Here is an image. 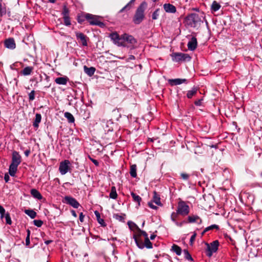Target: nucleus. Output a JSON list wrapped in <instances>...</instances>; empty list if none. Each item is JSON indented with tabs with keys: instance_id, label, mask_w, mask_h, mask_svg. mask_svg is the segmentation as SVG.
Returning <instances> with one entry per match:
<instances>
[{
	"instance_id": "nucleus-22",
	"label": "nucleus",
	"mask_w": 262,
	"mask_h": 262,
	"mask_svg": "<svg viewBox=\"0 0 262 262\" xmlns=\"http://www.w3.org/2000/svg\"><path fill=\"white\" fill-rule=\"evenodd\" d=\"M152 201L156 203L157 205L159 206H162V204L161 203L160 201V195L157 193L156 191L154 192V196L152 198Z\"/></svg>"
},
{
	"instance_id": "nucleus-25",
	"label": "nucleus",
	"mask_w": 262,
	"mask_h": 262,
	"mask_svg": "<svg viewBox=\"0 0 262 262\" xmlns=\"http://www.w3.org/2000/svg\"><path fill=\"white\" fill-rule=\"evenodd\" d=\"M41 116L40 114H36L35 115V118L34 121L33 122V125L34 127L36 128H38L39 126V124L41 122Z\"/></svg>"
},
{
	"instance_id": "nucleus-47",
	"label": "nucleus",
	"mask_w": 262,
	"mask_h": 262,
	"mask_svg": "<svg viewBox=\"0 0 262 262\" xmlns=\"http://www.w3.org/2000/svg\"><path fill=\"white\" fill-rule=\"evenodd\" d=\"M34 99H35V91L34 90H33L29 94V99L30 101H33Z\"/></svg>"
},
{
	"instance_id": "nucleus-55",
	"label": "nucleus",
	"mask_w": 262,
	"mask_h": 262,
	"mask_svg": "<svg viewBox=\"0 0 262 262\" xmlns=\"http://www.w3.org/2000/svg\"><path fill=\"white\" fill-rule=\"evenodd\" d=\"M90 159L91 160V161L96 165V166H98L99 165V162L97 160H95L94 159H92V158H90Z\"/></svg>"
},
{
	"instance_id": "nucleus-46",
	"label": "nucleus",
	"mask_w": 262,
	"mask_h": 262,
	"mask_svg": "<svg viewBox=\"0 0 262 262\" xmlns=\"http://www.w3.org/2000/svg\"><path fill=\"white\" fill-rule=\"evenodd\" d=\"M69 10L66 7V6H64L63 7V11H62V15H63V17H65V16H69Z\"/></svg>"
},
{
	"instance_id": "nucleus-34",
	"label": "nucleus",
	"mask_w": 262,
	"mask_h": 262,
	"mask_svg": "<svg viewBox=\"0 0 262 262\" xmlns=\"http://www.w3.org/2000/svg\"><path fill=\"white\" fill-rule=\"evenodd\" d=\"M198 89L193 88L192 90L188 91L187 94V97L188 98H191L194 95H195L197 92Z\"/></svg>"
},
{
	"instance_id": "nucleus-38",
	"label": "nucleus",
	"mask_w": 262,
	"mask_h": 262,
	"mask_svg": "<svg viewBox=\"0 0 262 262\" xmlns=\"http://www.w3.org/2000/svg\"><path fill=\"white\" fill-rule=\"evenodd\" d=\"M183 252L186 259L191 261L193 260L191 255L187 249H184Z\"/></svg>"
},
{
	"instance_id": "nucleus-19",
	"label": "nucleus",
	"mask_w": 262,
	"mask_h": 262,
	"mask_svg": "<svg viewBox=\"0 0 262 262\" xmlns=\"http://www.w3.org/2000/svg\"><path fill=\"white\" fill-rule=\"evenodd\" d=\"M84 72L89 76H93L96 71V69L94 67H88L86 66L83 67Z\"/></svg>"
},
{
	"instance_id": "nucleus-29",
	"label": "nucleus",
	"mask_w": 262,
	"mask_h": 262,
	"mask_svg": "<svg viewBox=\"0 0 262 262\" xmlns=\"http://www.w3.org/2000/svg\"><path fill=\"white\" fill-rule=\"evenodd\" d=\"M64 116L68 119L69 123H74L75 119L73 115L69 112H66L64 114Z\"/></svg>"
},
{
	"instance_id": "nucleus-10",
	"label": "nucleus",
	"mask_w": 262,
	"mask_h": 262,
	"mask_svg": "<svg viewBox=\"0 0 262 262\" xmlns=\"http://www.w3.org/2000/svg\"><path fill=\"white\" fill-rule=\"evenodd\" d=\"M70 162L68 160H65L60 163L59 171L62 175L66 174L70 169Z\"/></svg>"
},
{
	"instance_id": "nucleus-17",
	"label": "nucleus",
	"mask_w": 262,
	"mask_h": 262,
	"mask_svg": "<svg viewBox=\"0 0 262 262\" xmlns=\"http://www.w3.org/2000/svg\"><path fill=\"white\" fill-rule=\"evenodd\" d=\"M163 8L164 10L168 13H175L177 11V9L174 6L169 3L165 4L163 5Z\"/></svg>"
},
{
	"instance_id": "nucleus-43",
	"label": "nucleus",
	"mask_w": 262,
	"mask_h": 262,
	"mask_svg": "<svg viewBox=\"0 0 262 262\" xmlns=\"http://www.w3.org/2000/svg\"><path fill=\"white\" fill-rule=\"evenodd\" d=\"M33 223L37 227H40L43 224V222L40 220H35L33 221Z\"/></svg>"
},
{
	"instance_id": "nucleus-33",
	"label": "nucleus",
	"mask_w": 262,
	"mask_h": 262,
	"mask_svg": "<svg viewBox=\"0 0 262 262\" xmlns=\"http://www.w3.org/2000/svg\"><path fill=\"white\" fill-rule=\"evenodd\" d=\"M113 125V123L111 122H107L105 125V127H104L105 131L107 133L109 132H113V127L112 126V125Z\"/></svg>"
},
{
	"instance_id": "nucleus-58",
	"label": "nucleus",
	"mask_w": 262,
	"mask_h": 262,
	"mask_svg": "<svg viewBox=\"0 0 262 262\" xmlns=\"http://www.w3.org/2000/svg\"><path fill=\"white\" fill-rule=\"evenodd\" d=\"M24 154L26 157H28L29 154H30V150H26V151H25Z\"/></svg>"
},
{
	"instance_id": "nucleus-3",
	"label": "nucleus",
	"mask_w": 262,
	"mask_h": 262,
	"mask_svg": "<svg viewBox=\"0 0 262 262\" xmlns=\"http://www.w3.org/2000/svg\"><path fill=\"white\" fill-rule=\"evenodd\" d=\"M146 2H142L137 8L135 14L133 21L136 24H140L144 18V11L147 7Z\"/></svg>"
},
{
	"instance_id": "nucleus-61",
	"label": "nucleus",
	"mask_w": 262,
	"mask_h": 262,
	"mask_svg": "<svg viewBox=\"0 0 262 262\" xmlns=\"http://www.w3.org/2000/svg\"><path fill=\"white\" fill-rule=\"evenodd\" d=\"M156 237V234H151L150 235V239L151 240H153V239H154Z\"/></svg>"
},
{
	"instance_id": "nucleus-13",
	"label": "nucleus",
	"mask_w": 262,
	"mask_h": 262,
	"mask_svg": "<svg viewBox=\"0 0 262 262\" xmlns=\"http://www.w3.org/2000/svg\"><path fill=\"white\" fill-rule=\"evenodd\" d=\"M21 162V157L19 152L16 151H13L12 154L11 164L19 165Z\"/></svg>"
},
{
	"instance_id": "nucleus-40",
	"label": "nucleus",
	"mask_w": 262,
	"mask_h": 262,
	"mask_svg": "<svg viewBox=\"0 0 262 262\" xmlns=\"http://www.w3.org/2000/svg\"><path fill=\"white\" fill-rule=\"evenodd\" d=\"M159 12H160V9H156L154 12V13L152 14V19L156 20V19H157L158 18V17L159 15Z\"/></svg>"
},
{
	"instance_id": "nucleus-54",
	"label": "nucleus",
	"mask_w": 262,
	"mask_h": 262,
	"mask_svg": "<svg viewBox=\"0 0 262 262\" xmlns=\"http://www.w3.org/2000/svg\"><path fill=\"white\" fill-rule=\"evenodd\" d=\"M84 215L83 214L82 212H81L79 214V220L81 222H83L84 221Z\"/></svg>"
},
{
	"instance_id": "nucleus-49",
	"label": "nucleus",
	"mask_w": 262,
	"mask_h": 262,
	"mask_svg": "<svg viewBox=\"0 0 262 262\" xmlns=\"http://www.w3.org/2000/svg\"><path fill=\"white\" fill-rule=\"evenodd\" d=\"M181 177L184 180H187L189 178V174L183 172L181 173Z\"/></svg>"
},
{
	"instance_id": "nucleus-8",
	"label": "nucleus",
	"mask_w": 262,
	"mask_h": 262,
	"mask_svg": "<svg viewBox=\"0 0 262 262\" xmlns=\"http://www.w3.org/2000/svg\"><path fill=\"white\" fill-rule=\"evenodd\" d=\"M85 18L89 21L90 24L92 25H96L102 28L105 26V25L103 22L99 21L96 16L92 14H86L85 15Z\"/></svg>"
},
{
	"instance_id": "nucleus-32",
	"label": "nucleus",
	"mask_w": 262,
	"mask_h": 262,
	"mask_svg": "<svg viewBox=\"0 0 262 262\" xmlns=\"http://www.w3.org/2000/svg\"><path fill=\"white\" fill-rule=\"evenodd\" d=\"M25 213L29 216L31 219H34L36 216V213L33 210L26 209L25 210Z\"/></svg>"
},
{
	"instance_id": "nucleus-64",
	"label": "nucleus",
	"mask_w": 262,
	"mask_h": 262,
	"mask_svg": "<svg viewBox=\"0 0 262 262\" xmlns=\"http://www.w3.org/2000/svg\"><path fill=\"white\" fill-rule=\"evenodd\" d=\"M27 237H30V234H31V231H30L29 229H28L27 231Z\"/></svg>"
},
{
	"instance_id": "nucleus-15",
	"label": "nucleus",
	"mask_w": 262,
	"mask_h": 262,
	"mask_svg": "<svg viewBox=\"0 0 262 262\" xmlns=\"http://www.w3.org/2000/svg\"><path fill=\"white\" fill-rule=\"evenodd\" d=\"M198 41L195 37H192L187 44L188 48L190 51H194L197 47Z\"/></svg>"
},
{
	"instance_id": "nucleus-7",
	"label": "nucleus",
	"mask_w": 262,
	"mask_h": 262,
	"mask_svg": "<svg viewBox=\"0 0 262 262\" xmlns=\"http://www.w3.org/2000/svg\"><path fill=\"white\" fill-rule=\"evenodd\" d=\"M177 212L182 216H186L189 213V207L183 201H180L178 204Z\"/></svg>"
},
{
	"instance_id": "nucleus-20",
	"label": "nucleus",
	"mask_w": 262,
	"mask_h": 262,
	"mask_svg": "<svg viewBox=\"0 0 262 262\" xmlns=\"http://www.w3.org/2000/svg\"><path fill=\"white\" fill-rule=\"evenodd\" d=\"M30 193L35 199H38L39 200L42 199V196L41 193L36 189H32L30 191Z\"/></svg>"
},
{
	"instance_id": "nucleus-44",
	"label": "nucleus",
	"mask_w": 262,
	"mask_h": 262,
	"mask_svg": "<svg viewBox=\"0 0 262 262\" xmlns=\"http://www.w3.org/2000/svg\"><path fill=\"white\" fill-rule=\"evenodd\" d=\"M5 218L6 219V222L7 224L11 225L12 224L10 214L8 212H7L6 214Z\"/></svg>"
},
{
	"instance_id": "nucleus-31",
	"label": "nucleus",
	"mask_w": 262,
	"mask_h": 262,
	"mask_svg": "<svg viewBox=\"0 0 262 262\" xmlns=\"http://www.w3.org/2000/svg\"><path fill=\"white\" fill-rule=\"evenodd\" d=\"M95 214L96 215V217H97V221H98V222L102 226H105V222H104V221L101 219L100 217V213H99L98 211H95Z\"/></svg>"
},
{
	"instance_id": "nucleus-35",
	"label": "nucleus",
	"mask_w": 262,
	"mask_h": 262,
	"mask_svg": "<svg viewBox=\"0 0 262 262\" xmlns=\"http://www.w3.org/2000/svg\"><path fill=\"white\" fill-rule=\"evenodd\" d=\"M110 197L113 199H116L117 197V193L116 192L115 187L113 186L111 188V192L110 193Z\"/></svg>"
},
{
	"instance_id": "nucleus-53",
	"label": "nucleus",
	"mask_w": 262,
	"mask_h": 262,
	"mask_svg": "<svg viewBox=\"0 0 262 262\" xmlns=\"http://www.w3.org/2000/svg\"><path fill=\"white\" fill-rule=\"evenodd\" d=\"M10 177L8 173H6L4 176V180L6 183L8 182L9 181Z\"/></svg>"
},
{
	"instance_id": "nucleus-24",
	"label": "nucleus",
	"mask_w": 262,
	"mask_h": 262,
	"mask_svg": "<svg viewBox=\"0 0 262 262\" xmlns=\"http://www.w3.org/2000/svg\"><path fill=\"white\" fill-rule=\"evenodd\" d=\"M33 70L32 67H27L25 68L21 71V74L24 76L30 75Z\"/></svg>"
},
{
	"instance_id": "nucleus-41",
	"label": "nucleus",
	"mask_w": 262,
	"mask_h": 262,
	"mask_svg": "<svg viewBox=\"0 0 262 262\" xmlns=\"http://www.w3.org/2000/svg\"><path fill=\"white\" fill-rule=\"evenodd\" d=\"M64 20V24L67 26H69L71 25V20L69 16H65L63 17Z\"/></svg>"
},
{
	"instance_id": "nucleus-36",
	"label": "nucleus",
	"mask_w": 262,
	"mask_h": 262,
	"mask_svg": "<svg viewBox=\"0 0 262 262\" xmlns=\"http://www.w3.org/2000/svg\"><path fill=\"white\" fill-rule=\"evenodd\" d=\"M220 229L219 226L217 225L214 224L210 226H208L205 229V232H208L213 229L219 230Z\"/></svg>"
},
{
	"instance_id": "nucleus-1",
	"label": "nucleus",
	"mask_w": 262,
	"mask_h": 262,
	"mask_svg": "<svg viewBox=\"0 0 262 262\" xmlns=\"http://www.w3.org/2000/svg\"><path fill=\"white\" fill-rule=\"evenodd\" d=\"M110 37L113 42L118 46L125 47L127 43L131 42V36L126 33L119 36L117 33L114 32L110 34Z\"/></svg>"
},
{
	"instance_id": "nucleus-14",
	"label": "nucleus",
	"mask_w": 262,
	"mask_h": 262,
	"mask_svg": "<svg viewBox=\"0 0 262 262\" xmlns=\"http://www.w3.org/2000/svg\"><path fill=\"white\" fill-rule=\"evenodd\" d=\"M4 46L6 48L13 50L16 48V44L13 38H9L4 41Z\"/></svg>"
},
{
	"instance_id": "nucleus-45",
	"label": "nucleus",
	"mask_w": 262,
	"mask_h": 262,
	"mask_svg": "<svg viewBox=\"0 0 262 262\" xmlns=\"http://www.w3.org/2000/svg\"><path fill=\"white\" fill-rule=\"evenodd\" d=\"M179 214L177 212H173L171 213V220L173 222L176 223V222H177L176 219H177V218L178 217V215Z\"/></svg>"
},
{
	"instance_id": "nucleus-42",
	"label": "nucleus",
	"mask_w": 262,
	"mask_h": 262,
	"mask_svg": "<svg viewBox=\"0 0 262 262\" xmlns=\"http://www.w3.org/2000/svg\"><path fill=\"white\" fill-rule=\"evenodd\" d=\"M137 177V166L136 164H132V178Z\"/></svg>"
},
{
	"instance_id": "nucleus-27",
	"label": "nucleus",
	"mask_w": 262,
	"mask_h": 262,
	"mask_svg": "<svg viewBox=\"0 0 262 262\" xmlns=\"http://www.w3.org/2000/svg\"><path fill=\"white\" fill-rule=\"evenodd\" d=\"M198 220H200L199 224H201L202 223V220L198 215L189 216L188 217V222L189 223H194Z\"/></svg>"
},
{
	"instance_id": "nucleus-50",
	"label": "nucleus",
	"mask_w": 262,
	"mask_h": 262,
	"mask_svg": "<svg viewBox=\"0 0 262 262\" xmlns=\"http://www.w3.org/2000/svg\"><path fill=\"white\" fill-rule=\"evenodd\" d=\"M196 236V233H194L193 234V235L191 236L190 239V242H189L190 245H193V242L195 241Z\"/></svg>"
},
{
	"instance_id": "nucleus-57",
	"label": "nucleus",
	"mask_w": 262,
	"mask_h": 262,
	"mask_svg": "<svg viewBox=\"0 0 262 262\" xmlns=\"http://www.w3.org/2000/svg\"><path fill=\"white\" fill-rule=\"evenodd\" d=\"M30 243V237H26V245L29 246Z\"/></svg>"
},
{
	"instance_id": "nucleus-39",
	"label": "nucleus",
	"mask_w": 262,
	"mask_h": 262,
	"mask_svg": "<svg viewBox=\"0 0 262 262\" xmlns=\"http://www.w3.org/2000/svg\"><path fill=\"white\" fill-rule=\"evenodd\" d=\"M142 65L141 64H136L135 66V74H139L142 69Z\"/></svg>"
},
{
	"instance_id": "nucleus-60",
	"label": "nucleus",
	"mask_w": 262,
	"mask_h": 262,
	"mask_svg": "<svg viewBox=\"0 0 262 262\" xmlns=\"http://www.w3.org/2000/svg\"><path fill=\"white\" fill-rule=\"evenodd\" d=\"M184 222H182L181 223H179L178 222H176L175 224L177 226L181 227L183 224Z\"/></svg>"
},
{
	"instance_id": "nucleus-21",
	"label": "nucleus",
	"mask_w": 262,
	"mask_h": 262,
	"mask_svg": "<svg viewBox=\"0 0 262 262\" xmlns=\"http://www.w3.org/2000/svg\"><path fill=\"white\" fill-rule=\"evenodd\" d=\"M17 167H18V165H14V164L11 163V164L9 166V173L11 176H12V177L15 176V175L17 172Z\"/></svg>"
},
{
	"instance_id": "nucleus-62",
	"label": "nucleus",
	"mask_w": 262,
	"mask_h": 262,
	"mask_svg": "<svg viewBox=\"0 0 262 262\" xmlns=\"http://www.w3.org/2000/svg\"><path fill=\"white\" fill-rule=\"evenodd\" d=\"M52 242V241L51 240H48V241H46L45 242V244L46 245H49V244H50Z\"/></svg>"
},
{
	"instance_id": "nucleus-9",
	"label": "nucleus",
	"mask_w": 262,
	"mask_h": 262,
	"mask_svg": "<svg viewBox=\"0 0 262 262\" xmlns=\"http://www.w3.org/2000/svg\"><path fill=\"white\" fill-rule=\"evenodd\" d=\"M133 231L135 232L133 237L134 239L137 246L140 249H143L144 248V245H143V239L142 238V236H143L142 234H141L138 230L135 229Z\"/></svg>"
},
{
	"instance_id": "nucleus-51",
	"label": "nucleus",
	"mask_w": 262,
	"mask_h": 262,
	"mask_svg": "<svg viewBox=\"0 0 262 262\" xmlns=\"http://www.w3.org/2000/svg\"><path fill=\"white\" fill-rule=\"evenodd\" d=\"M148 205L150 208H151L152 209H156V210L158 209V207L153 205L152 203L151 202H149L148 203Z\"/></svg>"
},
{
	"instance_id": "nucleus-52",
	"label": "nucleus",
	"mask_w": 262,
	"mask_h": 262,
	"mask_svg": "<svg viewBox=\"0 0 262 262\" xmlns=\"http://www.w3.org/2000/svg\"><path fill=\"white\" fill-rule=\"evenodd\" d=\"M203 99H199L194 102V104L196 106H200L202 105V101Z\"/></svg>"
},
{
	"instance_id": "nucleus-6",
	"label": "nucleus",
	"mask_w": 262,
	"mask_h": 262,
	"mask_svg": "<svg viewBox=\"0 0 262 262\" xmlns=\"http://www.w3.org/2000/svg\"><path fill=\"white\" fill-rule=\"evenodd\" d=\"M172 60L176 62L188 61L191 57L188 54L183 53H173L171 54Z\"/></svg>"
},
{
	"instance_id": "nucleus-56",
	"label": "nucleus",
	"mask_w": 262,
	"mask_h": 262,
	"mask_svg": "<svg viewBox=\"0 0 262 262\" xmlns=\"http://www.w3.org/2000/svg\"><path fill=\"white\" fill-rule=\"evenodd\" d=\"M4 213H5V209L2 206L0 205V214H4Z\"/></svg>"
},
{
	"instance_id": "nucleus-37",
	"label": "nucleus",
	"mask_w": 262,
	"mask_h": 262,
	"mask_svg": "<svg viewBox=\"0 0 262 262\" xmlns=\"http://www.w3.org/2000/svg\"><path fill=\"white\" fill-rule=\"evenodd\" d=\"M2 0H0V17L5 15L7 13L6 8L5 7H3L2 4Z\"/></svg>"
},
{
	"instance_id": "nucleus-11",
	"label": "nucleus",
	"mask_w": 262,
	"mask_h": 262,
	"mask_svg": "<svg viewBox=\"0 0 262 262\" xmlns=\"http://www.w3.org/2000/svg\"><path fill=\"white\" fill-rule=\"evenodd\" d=\"M64 203L71 205L74 208H78L80 206L78 201L72 196H66L64 198Z\"/></svg>"
},
{
	"instance_id": "nucleus-23",
	"label": "nucleus",
	"mask_w": 262,
	"mask_h": 262,
	"mask_svg": "<svg viewBox=\"0 0 262 262\" xmlns=\"http://www.w3.org/2000/svg\"><path fill=\"white\" fill-rule=\"evenodd\" d=\"M125 214L122 213H115L113 214V218L121 222H125Z\"/></svg>"
},
{
	"instance_id": "nucleus-63",
	"label": "nucleus",
	"mask_w": 262,
	"mask_h": 262,
	"mask_svg": "<svg viewBox=\"0 0 262 262\" xmlns=\"http://www.w3.org/2000/svg\"><path fill=\"white\" fill-rule=\"evenodd\" d=\"M127 225L128 226L129 229L131 230V221H128L127 222Z\"/></svg>"
},
{
	"instance_id": "nucleus-4",
	"label": "nucleus",
	"mask_w": 262,
	"mask_h": 262,
	"mask_svg": "<svg viewBox=\"0 0 262 262\" xmlns=\"http://www.w3.org/2000/svg\"><path fill=\"white\" fill-rule=\"evenodd\" d=\"M206 248L205 249L206 254L208 257H211L213 253L216 252L219 248V242L218 240L214 241L210 244L205 243Z\"/></svg>"
},
{
	"instance_id": "nucleus-59",
	"label": "nucleus",
	"mask_w": 262,
	"mask_h": 262,
	"mask_svg": "<svg viewBox=\"0 0 262 262\" xmlns=\"http://www.w3.org/2000/svg\"><path fill=\"white\" fill-rule=\"evenodd\" d=\"M71 213H72V215L73 216H74L75 217H77V214H76V211L75 210H71Z\"/></svg>"
},
{
	"instance_id": "nucleus-48",
	"label": "nucleus",
	"mask_w": 262,
	"mask_h": 262,
	"mask_svg": "<svg viewBox=\"0 0 262 262\" xmlns=\"http://www.w3.org/2000/svg\"><path fill=\"white\" fill-rule=\"evenodd\" d=\"M131 4V1H129L128 4L125 6H124L123 8H122L120 10V12H123L124 11L126 10H129L130 9V5Z\"/></svg>"
},
{
	"instance_id": "nucleus-30",
	"label": "nucleus",
	"mask_w": 262,
	"mask_h": 262,
	"mask_svg": "<svg viewBox=\"0 0 262 262\" xmlns=\"http://www.w3.org/2000/svg\"><path fill=\"white\" fill-rule=\"evenodd\" d=\"M132 198L134 201L138 203V206H137V208H138L140 205V202L142 201L141 198L132 192Z\"/></svg>"
},
{
	"instance_id": "nucleus-2",
	"label": "nucleus",
	"mask_w": 262,
	"mask_h": 262,
	"mask_svg": "<svg viewBox=\"0 0 262 262\" xmlns=\"http://www.w3.org/2000/svg\"><path fill=\"white\" fill-rule=\"evenodd\" d=\"M184 22L187 25L195 28L200 26L202 20L199 14L193 13L185 17Z\"/></svg>"
},
{
	"instance_id": "nucleus-12",
	"label": "nucleus",
	"mask_w": 262,
	"mask_h": 262,
	"mask_svg": "<svg viewBox=\"0 0 262 262\" xmlns=\"http://www.w3.org/2000/svg\"><path fill=\"white\" fill-rule=\"evenodd\" d=\"M77 40L80 42L83 46H88V37L83 33L80 32H75Z\"/></svg>"
},
{
	"instance_id": "nucleus-5",
	"label": "nucleus",
	"mask_w": 262,
	"mask_h": 262,
	"mask_svg": "<svg viewBox=\"0 0 262 262\" xmlns=\"http://www.w3.org/2000/svg\"><path fill=\"white\" fill-rule=\"evenodd\" d=\"M135 229L138 230L144 236V242H143V245H144V247H145L147 249L152 248V244L150 241L147 233L143 230H141L135 223L132 222V231H134Z\"/></svg>"
},
{
	"instance_id": "nucleus-16",
	"label": "nucleus",
	"mask_w": 262,
	"mask_h": 262,
	"mask_svg": "<svg viewBox=\"0 0 262 262\" xmlns=\"http://www.w3.org/2000/svg\"><path fill=\"white\" fill-rule=\"evenodd\" d=\"M187 80L186 79H171L168 80L169 83L171 85H177L181 84L183 83L187 82Z\"/></svg>"
},
{
	"instance_id": "nucleus-28",
	"label": "nucleus",
	"mask_w": 262,
	"mask_h": 262,
	"mask_svg": "<svg viewBox=\"0 0 262 262\" xmlns=\"http://www.w3.org/2000/svg\"><path fill=\"white\" fill-rule=\"evenodd\" d=\"M171 250L175 252L177 255H180L182 253V249L179 246L173 244L171 247Z\"/></svg>"
},
{
	"instance_id": "nucleus-26",
	"label": "nucleus",
	"mask_w": 262,
	"mask_h": 262,
	"mask_svg": "<svg viewBox=\"0 0 262 262\" xmlns=\"http://www.w3.org/2000/svg\"><path fill=\"white\" fill-rule=\"evenodd\" d=\"M221 7V5L216 1H214L211 6V10L212 11L216 12L218 11Z\"/></svg>"
},
{
	"instance_id": "nucleus-18",
	"label": "nucleus",
	"mask_w": 262,
	"mask_h": 262,
	"mask_svg": "<svg viewBox=\"0 0 262 262\" xmlns=\"http://www.w3.org/2000/svg\"><path fill=\"white\" fill-rule=\"evenodd\" d=\"M69 79L67 76L57 77L55 79L56 83L59 85H66Z\"/></svg>"
}]
</instances>
